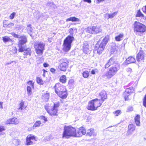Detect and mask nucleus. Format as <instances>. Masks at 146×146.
I'll use <instances>...</instances> for the list:
<instances>
[{
    "mask_svg": "<svg viewBox=\"0 0 146 146\" xmlns=\"http://www.w3.org/2000/svg\"><path fill=\"white\" fill-rule=\"evenodd\" d=\"M55 92L60 98H65L67 96L65 87L59 83L56 84L54 86Z\"/></svg>",
    "mask_w": 146,
    "mask_h": 146,
    "instance_id": "obj_1",
    "label": "nucleus"
},
{
    "mask_svg": "<svg viewBox=\"0 0 146 146\" xmlns=\"http://www.w3.org/2000/svg\"><path fill=\"white\" fill-rule=\"evenodd\" d=\"M133 26V31L136 35L141 36L146 31V26L139 22H135Z\"/></svg>",
    "mask_w": 146,
    "mask_h": 146,
    "instance_id": "obj_2",
    "label": "nucleus"
},
{
    "mask_svg": "<svg viewBox=\"0 0 146 146\" xmlns=\"http://www.w3.org/2000/svg\"><path fill=\"white\" fill-rule=\"evenodd\" d=\"M62 137L68 138L70 137H76V129L71 126L64 127Z\"/></svg>",
    "mask_w": 146,
    "mask_h": 146,
    "instance_id": "obj_3",
    "label": "nucleus"
},
{
    "mask_svg": "<svg viewBox=\"0 0 146 146\" xmlns=\"http://www.w3.org/2000/svg\"><path fill=\"white\" fill-rule=\"evenodd\" d=\"M109 39V36L108 35L106 36L103 39L102 41L99 45L97 43L95 45V49L97 51L99 54H101L104 50L106 44Z\"/></svg>",
    "mask_w": 146,
    "mask_h": 146,
    "instance_id": "obj_4",
    "label": "nucleus"
},
{
    "mask_svg": "<svg viewBox=\"0 0 146 146\" xmlns=\"http://www.w3.org/2000/svg\"><path fill=\"white\" fill-rule=\"evenodd\" d=\"M119 69V67L118 65H115L109 68V70L102 76V77L105 78L106 77L108 78H110L114 76L117 72Z\"/></svg>",
    "mask_w": 146,
    "mask_h": 146,
    "instance_id": "obj_5",
    "label": "nucleus"
},
{
    "mask_svg": "<svg viewBox=\"0 0 146 146\" xmlns=\"http://www.w3.org/2000/svg\"><path fill=\"white\" fill-rule=\"evenodd\" d=\"M74 37L71 36H68L64 39L63 44V49L65 52H68L70 49L71 43L74 40Z\"/></svg>",
    "mask_w": 146,
    "mask_h": 146,
    "instance_id": "obj_6",
    "label": "nucleus"
},
{
    "mask_svg": "<svg viewBox=\"0 0 146 146\" xmlns=\"http://www.w3.org/2000/svg\"><path fill=\"white\" fill-rule=\"evenodd\" d=\"M102 103L100 102V100H98L96 99L92 100L88 103V109L91 110H96L98 107L100 106Z\"/></svg>",
    "mask_w": 146,
    "mask_h": 146,
    "instance_id": "obj_7",
    "label": "nucleus"
},
{
    "mask_svg": "<svg viewBox=\"0 0 146 146\" xmlns=\"http://www.w3.org/2000/svg\"><path fill=\"white\" fill-rule=\"evenodd\" d=\"M68 60L66 58L61 59L59 62V65L58 66V68L61 71H65L68 68Z\"/></svg>",
    "mask_w": 146,
    "mask_h": 146,
    "instance_id": "obj_8",
    "label": "nucleus"
},
{
    "mask_svg": "<svg viewBox=\"0 0 146 146\" xmlns=\"http://www.w3.org/2000/svg\"><path fill=\"white\" fill-rule=\"evenodd\" d=\"M45 44L44 43L39 42H35L34 44L36 53L38 54H42L44 49Z\"/></svg>",
    "mask_w": 146,
    "mask_h": 146,
    "instance_id": "obj_9",
    "label": "nucleus"
},
{
    "mask_svg": "<svg viewBox=\"0 0 146 146\" xmlns=\"http://www.w3.org/2000/svg\"><path fill=\"white\" fill-rule=\"evenodd\" d=\"M87 33L95 34L100 32L102 29L98 26H94L87 27L85 29Z\"/></svg>",
    "mask_w": 146,
    "mask_h": 146,
    "instance_id": "obj_10",
    "label": "nucleus"
},
{
    "mask_svg": "<svg viewBox=\"0 0 146 146\" xmlns=\"http://www.w3.org/2000/svg\"><path fill=\"white\" fill-rule=\"evenodd\" d=\"M11 34L14 37L19 38L18 44H23L27 41V38L25 36L17 35L14 33H12Z\"/></svg>",
    "mask_w": 146,
    "mask_h": 146,
    "instance_id": "obj_11",
    "label": "nucleus"
},
{
    "mask_svg": "<svg viewBox=\"0 0 146 146\" xmlns=\"http://www.w3.org/2000/svg\"><path fill=\"white\" fill-rule=\"evenodd\" d=\"M36 137L33 135L30 134L28 135L26 138V144L27 145H32L34 144V142L36 141Z\"/></svg>",
    "mask_w": 146,
    "mask_h": 146,
    "instance_id": "obj_12",
    "label": "nucleus"
},
{
    "mask_svg": "<svg viewBox=\"0 0 146 146\" xmlns=\"http://www.w3.org/2000/svg\"><path fill=\"white\" fill-rule=\"evenodd\" d=\"M45 109L46 110L48 113L51 116H55L58 115V109H55L52 108L51 110H49V108L47 107V106H45Z\"/></svg>",
    "mask_w": 146,
    "mask_h": 146,
    "instance_id": "obj_13",
    "label": "nucleus"
},
{
    "mask_svg": "<svg viewBox=\"0 0 146 146\" xmlns=\"http://www.w3.org/2000/svg\"><path fill=\"white\" fill-rule=\"evenodd\" d=\"M86 130L85 128L83 127H80L78 129L77 133H76V137H79L81 136L82 135L86 134Z\"/></svg>",
    "mask_w": 146,
    "mask_h": 146,
    "instance_id": "obj_14",
    "label": "nucleus"
},
{
    "mask_svg": "<svg viewBox=\"0 0 146 146\" xmlns=\"http://www.w3.org/2000/svg\"><path fill=\"white\" fill-rule=\"evenodd\" d=\"M115 64L116 65V60L114 57H112L105 64V68H108L110 66Z\"/></svg>",
    "mask_w": 146,
    "mask_h": 146,
    "instance_id": "obj_15",
    "label": "nucleus"
},
{
    "mask_svg": "<svg viewBox=\"0 0 146 146\" xmlns=\"http://www.w3.org/2000/svg\"><path fill=\"white\" fill-rule=\"evenodd\" d=\"M145 54L144 52L140 50L137 56V60L138 61H143L144 59Z\"/></svg>",
    "mask_w": 146,
    "mask_h": 146,
    "instance_id": "obj_16",
    "label": "nucleus"
},
{
    "mask_svg": "<svg viewBox=\"0 0 146 146\" xmlns=\"http://www.w3.org/2000/svg\"><path fill=\"white\" fill-rule=\"evenodd\" d=\"M135 126L133 124L129 125L128 126V130L127 133L128 135H130L135 131Z\"/></svg>",
    "mask_w": 146,
    "mask_h": 146,
    "instance_id": "obj_17",
    "label": "nucleus"
},
{
    "mask_svg": "<svg viewBox=\"0 0 146 146\" xmlns=\"http://www.w3.org/2000/svg\"><path fill=\"white\" fill-rule=\"evenodd\" d=\"M97 135V133L95 132L94 129L91 128L88 130L86 133V135L90 136H95Z\"/></svg>",
    "mask_w": 146,
    "mask_h": 146,
    "instance_id": "obj_18",
    "label": "nucleus"
},
{
    "mask_svg": "<svg viewBox=\"0 0 146 146\" xmlns=\"http://www.w3.org/2000/svg\"><path fill=\"white\" fill-rule=\"evenodd\" d=\"M100 95L101 97L102 101L100 100V102H103L107 98V96L106 92L103 91L101 92L100 93Z\"/></svg>",
    "mask_w": 146,
    "mask_h": 146,
    "instance_id": "obj_19",
    "label": "nucleus"
},
{
    "mask_svg": "<svg viewBox=\"0 0 146 146\" xmlns=\"http://www.w3.org/2000/svg\"><path fill=\"white\" fill-rule=\"evenodd\" d=\"M126 61L128 64L131 63H134L136 62L135 58L132 56H130L126 59Z\"/></svg>",
    "mask_w": 146,
    "mask_h": 146,
    "instance_id": "obj_20",
    "label": "nucleus"
},
{
    "mask_svg": "<svg viewBox=\"0 0 146 146\" xmlns=\"http://www.w3.org/2000/svg\"><path fill=\"white\" fill-rule=\"evenodd\" d=\"M140 117L139 115H137L135 118V122L137 126H140Z\"/></svg>",
    "mask_w": 146,
    "mask_h": 146,
    "instance_id": "obj_21",
    "label": "nucleus"
},
{
    "mask_svg": "<svg viewBox=\"0 0 146 146\" xmlns=\"http://www.w3.org/2000/svg\"><path fill=\"white\" fill-rule=\"evenodd\" d=\"M42 98L45 101H47L49 98V94L46 92V93L43 94Z\"/></svg>",
    "mask_w": 146,
    "mask_h": 146,
    "instance_id": "obj_22",
    "label": "nucleus"
},
{
    "mask_svg": "<svg viewBox=\"0 0 146 146\" xmlns=\"http://www.w3.org/2000/svg\"><path fill=\"white\" fill-rule=\"evenodd\" d=\"M80 21L79 19L76 18L75 17H71L66 20L67 22L68 21H72V22H78Z\"/></svg>",
    "mask_w": 146,
    "mask_h": 146,
    "instance_id": "obj_23",
    "label": "nucleus"
},
{
    "mask_svg": "<svg viewBox=\"0 0 146 146\" xmlns=\"http://www.w3.org/2000/svg\"><path fill=\"white\" fill-rule=\"evenodd\" d=\"M133 91V88L132 87H130L126 89L125 91L124 92V94H128V95H130Z\"/></svg>",
    "mask_w": 146,
    "mask_h": 146,
    "instance_id": "obj_24",
    "label": "nucleus"
},
{
    "mask_svg": "<svg viewBox=\"0 0 146 146\" xmlns=\"http://www.w3.org/2000/svg\"><path fill=\"white\" fill-rule=\"evenodd\" d=\"M123 33L120 34L119 35L116 36L115 37V40L117 41H119L121 40L123 38Z\"/></svg>",
    "mask_w": 146,
    "mask_h": 146,
    "instance_id": "obj_25",
    "label": "nucleus"
},
{
    "mask_svg": "<svg viewBox=\"0 0 146 146\" xmlns=\"http://www.w3.org/2000/svg\"><path fill=\"white\" fill-rule=\"evenodd\" d=\"M12 124L17 125L19 123V120L15 117L11 118Z\"/></svg>",
    "mask_w": 146,
    "mask_h": 146,
    "instance_id": "obj_26",
    "label": "nucleus"
},
{
    "mask_svg": "<svg viewBox=\"0 0 146 146\" xmlns=\"http://www.w3.org/2000/svg\"><path fill=\"white\" fill-rule=\"evenodd\" d=\"M42 124V123L40 121H36V122L34 124L33 127V129H34V128L37 127H39L40 125Z\"/></svg>",
    "mask_w": 146,
    "mask_h": 146,
    "instance_id": "obj_27",
    "label": "nucleus"
},
{
    "mask_svg": "<svg viewBox=\"0 0 146 146\" xmlns=\"http://www.w3.org/2000/svg\"><path fill=\"white\" fill-rule=\"evenodd\" d=\"M135 16L136 17H141V18L143 19V17H145L143 14L141 12L140 10H138Z\"/></svg>",
    "mask_w": 146,
    "mask_h": 146,
    "instance_id": "obj_28",
    "label": "nucleus"
},
{
    "mask_svg": "<svg viewBox=\"0 0 146 146\" xmlns=\"http://www.w3.org/2000/svg\"><path fill=\"white\" fill-rule=\"evenodd\" d=\"M39 119L42 121V123H45L48 121L47 118L45 116L42 115L39 117Z\"/></svg>",
    "mask_w": 146,
    "mask_h": 146,
    "instance_id": "obj_29",
    "label": "nucleus"
},
{
    "mask_svg": "<svg viewBox=\"0 0 146 146\" xmlns=\"http://www.w3.org/2000/svg\"><path fill=\"white\" fill-rule=\"evenodd\" d=\"M66 77L65 75H62L60 78V82L63 83H65L66 82Z\"/></svg>",
    "mask_w": 146,
    "mask_h": 146,
    "instance_id": "obj_30",
    "label": "nucleus"
},
{
    "mask_svg": "<svg viewBox=\"0 0 146 146\" xmlns=\"http://www.w3.org/2000/svg\"><path fill=\"white\" fill-rule=\"evenodd\" d=\"M10 51L11 54H15L17 53V50L16 48L15 47H12L10 48Z\"/></svg>",
    "mask_w": 146,
    "mask_h": 146,
    "instance_id": "obj_31",
    "label": "nucleus"
},
{
    "mask_svg": "<svg viewBox=\"0 0 146 146\" xmlns=\"http://www.w3.org/2000/svg\"><path fill=\"white\" fill-rule=\"evenodd\" d=\"M2 39L3 41L5 42H11L12 41V40L10 38L7 36H5L3 37Z\"/></svg>",
    "mask_w": 146,
    "mask_h": 146,
    "instance_id": "obj_32",
    "label": "nucleus"
},
{
    "mask_svg": "<svg viewBox=\"0 0 146 146\" xmlns=\"http://www.w3.org/2000/svg\"><path fill=\"white\" fill-rule=\"evenodd\" d=\"M25 52H24V55H31V49L29 48H28L26 50H25Z\"/></svg>",
    "mask_w": 146,
    "mask_h": 146,
    "instance_id": "obj_33",
    "label": "nucleus"
},
{
    "mask_svg": "<svg viewBox=\"0 0 146 146\" xmlns=\"http://www.w3.org/2000/svg\"><path fill=\"white\" fill-rule=\"evenodd\" d=\"M26 29L27 32L29 34L31 33L33 31V29L31 27V24L28 25Z\"/></svg>",
    "mask_w": 146,
    "mask_h": 146,
    "instance_id": "obj_34",
    "label": "nucleus"
},
{
    "mask_svg": "<svg viewBox=\"0 0 146 146\" xmlns=\"http://www.w3.org/2000/svg\"><path fill=\"white\" fill-rule=\"evenodd\" d=\"M27 93L29 96H31L32 94L31 88L29 86H28L27 88Z\"/></svg>",
    "mask_w": 146,
    "mask_h": 146,
    "instance_id": "obj_35",
    "label": "nucleus"
},
{
    "mask_svg": "<svg viewBox=\"0 0 146 146\" xmlns=\"http://www.w3.org/2000/svg\"><path fill=\"white\" fill-rule=\"evenodd\" d=\"M82 76L84 78H87L89 76V72L88 71L83 72L82 73Z\"/></svg>",
    "mask_w": 146,
    "mask_h": 146,
    "instance_id": "obj_36",
    "label": "nucleus"
},
{
    "mask_svg": "<svg viewBox=\"0 0 146 146\" xmlns=\"http://www.w3.org/2000/svg\"><path fill=\"white\" fill-rule=\"evenodd\" d=\"M23 44H18L19 47V51L20 52H23L25 50V48L23 46Z\"/></svg>",
    "mask_w": 146,
    "mask_h": 146,
    "instance_id": "obj_37",
    "label": "nucleus"
},
{
    "mask_svg": "<svg viewBox=\"0 0 146 146\" xmlns=\"http://www.w3.org/2000/svg\"><path fill=\"white\" fill-rule=\"evenodd\" d=\"M117 12H115L112 14H108V19L113 18L117 14Z\"/></svg>",
    "mask_w": 146,
    "mask_h": 146,
    "instance_id": "obj_38",
    "label": "nucleus"
},
{
    "mask_svg": "<svg viewBox=\"0 0 146 146\" xmlns=\"http://www.w3.org/2000/svg\"><path fill=\"white\" fill-rule=\"evenodd\" d=\"M74 81L72 80H70L68 83V85L70 86V88H72L74 86Z\"/></svg>",
    "mask_w": 146,
    "mask_h": 146,
    "instance_id": "obj_39",
    "label": "nucleus"
},
{
    "mask_svg": "<svg viewBox=\"0 0 146 146\" xmlns=\"http://www.w3.org/2000/svg\"><path fill=\"white\" fill-rule=\"evenodd\" d=\"M36 81L37 83L40 84H42L43 83V81L40 77L37 78Z\"/></svg>",
    "mask_w": 146,
    "mask_h": 146,
    "instance_id": "obj_40",
    "label": "nucleus"
},
{
    "mask_svg": "<svg viewBox=\"0 0 146 146\" xmlns=\"http://www.w3.org/2000/svg\"><path fill=\"white\" fill-rule=\"evenodd\" d=\"M28 86H31L33 88H34V83L32 81H28L27 82Z\"/></svg>",
    "mask_w": 146,
    "mask_h": 146,
    "instance_id": "obj_41",
    "label": "nucleus"
},
{
    "mask_svg": "<svg viewBox=\"0 0 146 146\" xmlns=\"http://www.w3.org/2000/svg\"><path fill=\"white\" fill-rule=\"evenodd\" d=\"M121 113V111L120 110H116L115 111V112H113L116 116H118L119 115H120Z\"/></svg>",
    "mask_w": 146,
    "mask_h": 146,
    "instance_id": "obj_42",
    "label": "nucleus"
},
{
    "mask_svg": "<svg viewBox=\"0 0 146 146\" xmlns=\"http://www.w3.org/2000/svg\"><path fill=\"white\" fill-rule=\"evenodd\" d=\"M20 107L18 108V110H23L24 106V103L23 102H21L19 104Z\"/></svg>",
    "mask_w": 146,
    "mask_h": 146,
    "instance_id": "obj_43",
    "label": "nucleus"
},
{
    "mask_svg": "<svg viewBox=\"0 0 146 146\" xmlns=\"http://www.w3.org/2000/svg\"><path fill=\"white\" fill-rule=\"evenodd\" d=\"M16 14V13L15 12L13 13L9 16L10 19H13L14 18L15 16V15Z\"/></svg>",
    "mask_w": 146,
    "mask_h": 146,
    "instance_id": "obj_44",
    "label": "nucleus"
},
{
    "mask_svg": "<svg viewBox=\"0 0 146 146\" xmlns=\"http://www.w3.org/2000/svg\"><path fill=\"white\" fill-rule=\"evenodd\" d=\"M53 107L52 108L55 109H57V108L59 106V103H56L54 104Z\"/></svg>",
    "mask_w": 146,
    "mask_h": 146,
    "instance_id": "obj_45",
    "label": "nucleus"
},
{
    "mask_svg": "<svg viewBox=\"0 0 146 146\" xmlns=\"http://www.w3.org/2000/svg\"><path fill=\"white\" fill-rule=\"evenodd\" d=\"M98 72V70L97 69H93L91 71V73L92 74H94L96 73H97Z\"/></svg>",
    "mask_w": 146,
    "mask_h": 146,
    "instance_id": "obj_46",
    "label": "nucleus"
},
{
    "mask_svg": "<svg viewBox=\"0 0 146 146\" xmlns=\"http://www.w3.org/2000/svg\"><path fill=\"white\" fill-rule=\"evenodd\" d=\"M88 46H86L85 47H84L83 51L84 53H86L88 50Z\"/></svg>",
    "mask_w": 146,
    "mask_h": 146,
    "instance_id": "obj_47",
    "label": "nucleus"
},
{
    "mask_svg": "<svg viewBox=\"0 0 146 146\" xmlns=\"http://www.w3.org/2000/svg\"><path fill=\"white\" fill-rule=\"evenodd\" d=\"M143 105L144 106L146 107V94L143 99Z\"/></svg>",
    "mask_w": 146,
    "mask_h": 146,
    "instance_id": "obj_48",
    "label": "nucleus"
},
{
    "mask_svg": "<svg viewBox=\"0 0 146 146\" xmlns=\"http://www.w3.org/2000/svg\"><path fill=\"white\" fill-rule=\"evenodd\" d=\"M14 25V24L13 23H11L10 24H9L7 25L6 24H4V27H11L12 26H13Z\"/></svg>",
    "mask_w": 146,
    "mask_h": 146,
    "instance_id": "obj_49",
    "label": "nucleus"
},
{
    "mask_svg": "<svg viewBox=\"0 0 146 146\" xmlns=\"http://www.w3.org/2000/svg\"><path fill=\"white\" fill-rule=\"evenodd\" d=\"M6 124H12V122H11V118L10 119L7 120V121L6 122Z\"/></svg>",
    "mask_w": 146,
    "mask_h": 146,
    "instance_id": "obj_50",
    "label": "nucleus"
},
{
    "mask_svg": "<svg viewBox=\"0 0 146 146\" xmlns=\"http://www.w3.org/2000/svg\"><path fill=\"white\" fill-rule=\"evenodd\" d=\"M124 95L125 98V100H129L128 97L130 95H128V94H124Z\"/></svg>",
    "mask_w": 146,
    "mask_h": 146,
    "instance_id": "obj_51",
    "label": "nucleus"
},
{
    "mask_svg": "<svg viewBox=\"0 0 146 146\" xmlns=\"http://www.w3.org/2000/svg\"><path fill=\"white\" fill-rule=\"evenodd\" d=\"M133 110V108L131 106H129L127 109V111H132Z\"/></svg>",
    "mask_w": 146,
    "mask_h": 146,
    "instance_id": "obj_52",
    "label": "nucleus"
},
{
    "mask_svg": "<svg viewBox=\"0 0 146 146\" xmlns=\"http://www.w3.org/2000/svg\"><path fill=\"white\" fill-rule=\"evenodd\" d=\"M5 130V128L4 126H0V132H2Z\"/></svg>",
    "mask_w": 146,
    "mask_h": 146,
    "instance_id": "obj_53",
    "label": "nucleus"
},
{
    "mask_svg": "<svg viewBox=\"0 0 146 146\" xmlns=\"http://www.w3.org/2000/svg\"><path fill=\"white\" fill-rule=\"evenodd\" d=\"M13 62H15V63H16V62H15V61H12L9 62H7V63H5V66H7L8 65L10 64H11V63H13Z\"/></svg>",
    "mask_w": 146,
    "mask_h": 146,
    "instance_id": "obj_54",
    "label": "nucleus"
},
{
    "mask_svg": "<svg viewBox=\"0 0 146 146\" xmlns=\"http://www.w3.org/2000/svg\"><path fill=\"white\" fill-rule=\"evenodd\" d=\"M50 71L52 73H54L56 71V70L53 68H52L50 69Z\"/></svg>",
    "mask_w": 146,
    "mask_h": 146,
    "instance_id": "obj_55",
    "label": "nucleus"
},
{
    "mask_svg": "<svg viewBox=\"0 0 146 146\" xmlns=\"http://www.w3.org/2000/svg\"><path fill=\"white\" fill-rule=\"evenodd\" d=\"M84 2H87L89 3H91V0H83Z\"/></svg>",
    "mask_w": 146,
    "mask_h": 146,
    "instance_id": "obj_56",
    "label": "nucleus"
},
{
    "mask_svg": "<svg viewBox=\"0 0 146 146\" xmlns=\"http://www.w3.org/2000/svg\"><path fill=\"white\" fill-rule=\"evenodd\" d=\"M49 66V64L46 63H44L43 64V66L45 67H47Z\"/></svg>",
    "mask_w": 146,
    "mask_h": 146,
    "instance_id": "obj_57",
    "label": "nucleus"
},
{
    "mask_svg": "<svg viewBox=\"0 0 146 146\" xmlns=\"http://www.w3.org/2000/svg\"><path fill=\"white\" fill-rule=\"evenodd\" d=\"M3 104V102H0V108L1 109H2L3 108V105H2Z\"/></svg>",
    "mask_w": 146,
    "mask_h": 146,
    "instance_id": "obj_58",
    "label": "nucleus"
},
{
    "mask_svg": "<svg viewBox=\"0 0 146 146\" xmlns=\"http://www.w3.org/2000/svg\"><path fill=\"white\" fill-rule=\"evenodd\" d=\"M127 71L129 72H131L132 71L131 69L130 68H129L127 69Z\"/></svg>",
    "mask_w": 146,
    "mask_h": 146,
    "instance_id": "obj_59",
    "label": "nucleus"
},
{
    "mask_svg": "<svg viewBox=\"0 0 146 146\" xmlns=\"http://www.w3.org/2000/svg\"><path fill=\"white\" fill-rule=\"evenodd\" d=\"M15 141H16V142H17V143H16V145H19V141H17V140H15V141H14V142H15Z\"/></svg>",
    "mask_w": 146,
    "mask_h": 146,
    "instance_id": "obj_60",
    "label": "nucleus"
},
{
    "mask_svg": "<svg viewBox=\"0 0 146 146\" xmlns=\"http://www.w3.org/2000/svg\"><path fill=\"white\" fill-rule=\"evenodd\" d=\"M48 40L49 42H51L52 41V38H49Z\"/></svg>",
    "mask_w": 146,
    "mask_h": 146,
    "instance_id": "obj_61",
    "label": "nucleus"
},
{
    "mask_svg": "<svg viewBox=\"0 0 146 146\" xmlns=\"http://www.w3.org/2000/svg\"><path fill=\"white\" fill-rule=\"evenodd\" d=\"M98 2H101L103 1H104L105 0H97Z\"/></svg>",
    "mask_w": 146,
    "mask_h": 146,
    "instance_id": "obj_62",
    "label": "nucleus"
},
{
    "mask_svg": "<svg viewBox=\"0 0 146 146\" xmlns=\"http://www.w3.org/2000/svg\"><path fill=\"white\" fill-rule=\"evenodd\" d=\"M143 12L146 14V5L145 6V11H143Z\"/></svg>",
    "mask_w": 146,
    "mask_h": 146,
    "instance_id": "obj_63",
    "label": "nucleus"
},
{
    "mask_svg": "<svg viewBox=\"0 0 146 146\" xmlns=\"http://www.w3.org/2000/svg\"><path fill=\"white\" fill-rule=\"evenodd\" d=\"M143 19L146 20V16L143 17Z\"/></svg>",
    "mask_w": 146,
    "mask_h": 146,
    "instance_id": "obj_64",
    "label": "nucleus"
}]
</instances>
